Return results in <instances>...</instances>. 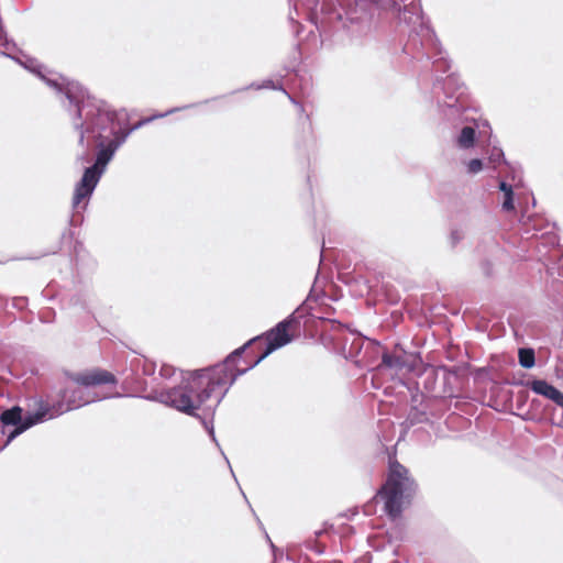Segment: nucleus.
I'll return each instance as SVG.
<instances>
[{
  "label": "nucleus",
  "instance_id": "nucleus-1",
  "mask_svg": "<svg viewBox=\"0 0 563 563\" xmlns=\"http://www.w3.org/2000/svg\"><path fill=\"white\" fill-rule=\"evenodd\" d=\"M66 99L67 104L64 103V108L68 112L71 126L78 135V144L88 150L90 143L95 141L98 148L95 163L84 170L81 179L75 186L71 201L74 209L78 208L82 200L92 196L107 165L133 131L154 119L164 118L199 104L191 103L173 108L164 113L142 119L133 126L124 129L118 121L117 111L106 101L91 97L79 82H70L66 86Z\"/></svg>",
  "mask_w": 563,
  "mask_h": 563
},
{
  "label": "nucleus",
  "instance_id": "nucleus-2",
  "mask_svg": "<svg viewBox=\"0 0 563 563\" xmlns=\"http://www.w3.org/2000/svg\"><path fill=\"white\" fill-rule=\"evenodd\" d=\"M261 338L251 339L230 353L221 363L188 373L179 385L157 391L153 399L189 416L205 406L213 412L238 379L233 373V363Z\"/></svg>",
  "mask_w": 563,
  "mask_h": 563
},
{
  "label": "nucleus",
  "instance_id": "nucleus-3",
  "mask_svg": "<svg viewBox=\"0 0 563 563\" xmlns=\"http://www.w3.org/2000/svg\"><path fill=\"white\" fill-rule=\"evenodd\" d=\"M68 378L75 386L60 389L57 399L51 397L44 399L51 420L91 402L106 399L107 396L100 395L95 388L103 384L117 383L115 376L103 369L70 373Z\"/></svg>",
  "mask_w": 563,
  "mask_h": 563
},
{
  "label": "nucleus",
  "instance_id": "nucleus-4",
  "mask_svg": "<svg viewBox=\"0 0 563 563\" xmlns=\"http://www.w3.org/2000/svg\"><path fill=\"white\" fill-rule=\"evenodd\" d=\"M416 490L417 483L410 476L408 468L396 460L390 461L387 479L378 490V495L384 500L386 514L391 518L399 517L402 505L410 501Z\"/></svg>",
  "mask_w": 563,
  "mask_h": 563
},
{
  "label": "nucleus",
  "instance_id": "nucleus-5",
  "mask_svg": "<svg viewBox=\"0 0 563 563\" xmlns=\"http://www.w3.org/2000/svg\"><path fill=\"white\" fill-rule=\"evenodd\" d=\"M393 8L399 12V20L411 26L416 36L421 38V44L426 47L434 49L432 57H437L433 62L435 71L445 73L450 69V62L442 56L440 42L434 31L428 22L424 21L422 8L419 0H411L409 4L401 9L397 2H393Z\"/></svg>",
  "mask_w": 563,
  "mask_h": 563
},
{
  "label": "nucleus",
  "instance_id": "nucleus-6",
  "mask_svg": "<svg viewBox=\"0 0 563 563\" xmlns=\"http://www.w3.org/2000/svg\"><path fill=\"white\" fill-rule=\"evenodd\" d=\"M35 404L37 406L36 410L27 411L25 416L22 415L23 410L20 406H13L1 412L0 422L3 428L2 432L5 433V428L13 427V430L7 435V443L11 442L14 438L33 426L51 420L44 399L40 398Z\"/></svg>",
  "mask_w": 563,
  "mask_h": 563
},
{
  "label": "nucleus",
  "instance_id": "nucleus-7",
  "mask_svg": "<svg viewBox=\"0 0 563 563\" xmlns=\"http://www.w3.org/2000/svg\"><path fill=\"white\" fill-rule=\"evenodd\" d=\"M299 310L300 308H298L292 314H290L283 321L278 322L271 331L266 333L267 343L265 351L254 362L247 364L244 367H240L238 365V362L241 360V357L236 358V361L233 363V373L236 375V377H240L241 375L251 371L256 365H258L264 358H266L271 353H273L277 349L285 346L291 341V336L288 333V328L291 325L292 322L296 321L295 313L299 312Z\"/></svg>",
  "mask_w": 563,
  "mask_h": 563
},
{
  "label": "nucleus",
  "instance_id": "nucleus-8",
  "mask_svg": "<svg viewBox=\"0 0 563 563\" xmlns=\"http://www.w3.org/2000/svg\"><path fill=\"white\" fill-rule=\"evenodd\" d=\"M433 89L438 106L445 117L451 118L460 113L463 108L460 99L464 91L455 75L446 76L443 81L437 78Z\"/></svg>",
  "mask_w": 563,
  "mask_h": 563
},
{
  "label": "nucleus",
  "instance_id": "nucleus-9",
  "mask_svg": "<svg viewBox=\"0 0 563 563\" xmlns=\"http://www.w3.org/2000/svg\"><path fill=\"white\" fill-rule=\"evenodd\" d=\"M490 136V126L486 120H475L473 125H465L456 135L454 142L460 150L473 148L477 137Z\"/></svg>",
  "mask_w": 563,
  "mask_h": 563
},
{
  "label": "nucleus",
  "instance_id": "nucleus-10",
  "mask_svg": "<svg viewBox=\"0 0 563 563\" xmlns=\"http://www.w3.org/2000/svg\"><path fill=\"white\" fill-rule=\"evenodd\" d=\"M379 368H388L394 371L396 374L402 372L404 369H409L410 365L408 362V354L405 351H398L397 349L394 352H384L382 355V363L379 364Z\"/></svg>",
  "mask_w": 563,
  "mask_h": 563
},
{
  "label": "nucleus",
  "instance_id": "nucleus-11",
  "mask_svg": "<svg viewBox=\"0 0 563 563\" xmlns=\"http://www.w3.org/2000/svg\"><path fill=\"white\" fill-rule=\"evenodd\" d=\"M529 388L537 395H541L556 405L560 404L563 398V393L560 391L556 387L551 385L544 379H534L529 384Z\"/></svg>",
  "mask_w": 563,
  "mask_h": 563
},
{
  "label": "nucleus",
  "instance_id": "nucleus-12",
  "mask_svg": "<svg viewBox=\"0 0 563 563\" xmlns=\"http://www.w3.org/2000/svg\"><path fill=\"white\" fill-rule=\"evenodd\" d=\"M251 88H253V89H257V90H260V89H274V90H282V91H283V92H284V93L289 98V100H290L292 103H295V104H297V106L299 107L300 111H303V107H302L301 104H299V103H298V102H297V101H296V100H295V99H294V98H292V97H291V96H290V95H289V93H288V92L283 88V86H282V85L276 84V82H275L274 80H272V79H266V80H264L262 84H255V82H252L250 86H246V87H244V88L240 89L239 91H244V90H247V89H251ZM236 91H238V90H235V92H236ZM232 93H234V91H233Z\"/></svg>",
  "mask_w": 563,
  "mask_h": 563
},
{
  "label": "nucleus",
  "instance_id": "nucleus-13",
  "mask_svg": "<svg viewBox=\"0 0 563 563\" xmlns=\"http://www.w3.org/2000/svg\"><path fill=\"white\" fill-rule=\"evenodd\" d=\"M519 364L523 368H532L536 364V353L531 347H521L518 351Z\"/></svg>",
  "mask_w": 563,
  "mask_h": 563
},
{
  "label": "nucleus",
  "instance_id": "nucleus-14",
  "mask_svg": "<svg viewBox=\"0 0 563 563\" xmlns=\"http://www.w3.org/2000/svg\"><path fill=\"white\" fill-rule=\"evenodd\" d=\"M407 422L410 426L429 422V416L424 410L415 407L409 411Z\"/></svg>",
  "mask_w": 563,
  "mask_h": 563
},
{
  "label": "nucleus",
  "instance_id": "nucleus-15",
  "mask_svg": "<svg viewBox=\"0 0 563 563\" xmlns=\"http://www.w3.org/2000/svg\"><path fill=\"white\" fill-rule=\"evenodd\" d=\"M489 161L494 164L505 162V155L501 148L494 146L489 155Z\"/></svg>",
  "mask_w": 563,
  "mask_h": 563
},
{
  "label": "nucleus",
  "instance_id": "nucleus-16",
  "mask_svg": "<svg viewBox=\"0 0 563 563\" xmlns=\"http://www.w3.org/2000/svg\"><path fill=\"white\" fill-rule=\"evenodd\" d=\"M464 239V233L460 229H454L450 233V244L455 247Z\"/></svg>",
  "mask_w": 563,
  "mask_h": 563
},
{
  "label": "nucleus",
  "instance_id": "nucleus-17",
  "mask_svg": "<svg viewBox=\"0 0 563 563\" xmlns=\"http://www.w3.org/2000/svg\"><path fill=\"white\" fill-rule=\"evenodd\" d=\"M483 168V161L479 158H473L467 164V170L470 174H477Z\"/></svg>",
  "mask_w": 563,
  "mask_h": 563
},
{
  "label": "nucleus",
  "instance_id": "nucleus-18",
  "mask_svg": "<svg viewBox=\"0 0 563 563\" xmlns=\"http://www.w3.org/2000/svg\"><path fill=\"white\" fill-rule=\"evenodd\" d=\"M514 208V191L504 194L503 210L510 211Z\"/></svg>",
  "mask_w": 563,
  "mask_h": 563
},
{
  "label": "nucleus",
  "instance_id": "nucleus-19",
  "mask_svg": "<svg viewBox=\"0 0 563 563\" xmlns=\"http://www.w3.org/2000/svg\"><path fill=\"white\" fill-rule=\"evenodd\" d=\"M362 347V339L354 338L349 354L346 356H353L354 351H360Z\"/></svg>",
  "mask_w": 563,
  "mask_h": 563
},
{
  "label": "nucleus",
  "instance_id": "nucleus-20",
  "mask_svg": "<svg viewBox=\"0 0 563 563\" xmlns=\"http://www.w3.org/2000/svg\"><path fill=\"white\" fill-rule=\"evenodd\" d=\"M173 373H174V368L172 366H168V365H163L161 367V371H159V374L163 377H169V376L173 375Z\"/></svg>",
  "mask_w": 563,
  "mask_h": 563
},
{
  "label": "nucleus",
  "instance_id": "nucleus-21",
  "mask_svg": "<svg viewBox=\"0 0 563 563\" xmlns=\"http://www.w3.org/2000/svg\"><path fill=\"white\" fill-rule=\"evenodd\" d=\"M499 189H500L504 194L512 191V187H511V185L507 184V183H506V181H504V180L499 183Z\"/></svg>",
  "mask_w": 563,
  "mask_h": 563
},
{
  "label": "nucleus",
  "instance_id": "nucleus-22",
  "mask_svg": "<svg viewBox=\"0 0 563 563\" xmlns=\"http://www.w3.org/2000/svg\"><path fill=\"white\" fill-rule=\"evenodd\" d=\"M209 434H210V437H211L212 441H214V442L218 444L217 439H216V435H214V430H213V427H212V426H211V427H210V429H209Z\"/></svg>",
  "mask_w": 563,
  "mask_h": 563
},
{
  "label": "nucleus",
  "instance_id": "nucleus-23",
  "mask_svg": "<svg viewBox=\"0 0 563 563\" xmlns=\"http://www.w3.org/2000/svg\"><path fill=\"white\" fill-rule=\"evenodd\" d=\"M309 7H316L317 5V1L316 0H308V3H307Z\"/></svg>",
  "mask_w": 563,
  "mask_h": 563
},
{
  "label": "nucleus",
  "instance_id": "nucleus-24",
  "mask_svg": "<svg viewBox=\"0 0 563 563\" xmlns=\"http://www.w3.org/2000/svg\"><path fill=\"white\" fill-rule=\"evenodd\" d=\"M563 408V398L561 399L560 404L558 405Z\"/></svg>",
  "mask_w": 563,
  "mask_h": 563
},
{
  "label": "nucleus",
  "instance_id": "nucleus-25",
  "mask_svg": "<svg viewBox=\"0 0 563 563\" xmlns=\"http://www.w3.org/2000/svg\"><path fill=\"white\" fill-rule=\"evenodd\" d=\"M335 18L340 20V19H341V14H340V13H336V14H335Z\"/></svg>",
  "mask_w": 563,
  "mask_h": 563
},
{
  "label": "nucleus",
  "instance_id": "nucleus-26",
  "mask_svg": "<svg viewBox=\"0 0 563 563\" xmlns=\"http://www.w3.org/2000/svg\"><path fill=\"white\" fill-rule=\"evenodd\" d=\"M203 426L206 427V429H210L207 422H203Z\"/></svg>",
  "mask_w": 563,
  "mask_h": 563
},
{
  "label": "nucleus",
  "instance_id": "nucleus-27",
  "mask_svg": "<svg viewBox=\"0 0 563 563\" xmlns=\"http://www.w3.org/2000/svg\"><path fill=\"white\" fill-rule=\"evenodd\" d=\"M203 426L206 427V429H210L207 422H203Z\"/></svg>",
  "mask_w": 563,
  "mask_h": 563
},
{
  "label": "nucleus",
  "instance_id": "nucleus-28",
  "mask_svg": "<svg viewBox=\"0 0 563 563\" xmlns=\"http://www.w3.org/2000/svg\"><path fill=\"white\" fill-rule=\"evenodd\" d=\"M203 426L206 427V429H210L207 422H203Z\"/></svg>",
  "mask_w": 563,
  "mask_h": 563
},
{
  "label": "nucleus",
  "instance_id": "nucleus-29",
  "mask_svg": "<svg viewBox=\"0 0 563 563\" xmlns=\"http://www.w3.org/2000/svg\"><path fill=\"white\" fill-rule=\"evenodd\" d=\"M374 2H380L382 0H373Z\"/></svg>",
  "mask_w": 563,
  "mask_h": 563
}]
</instances>
